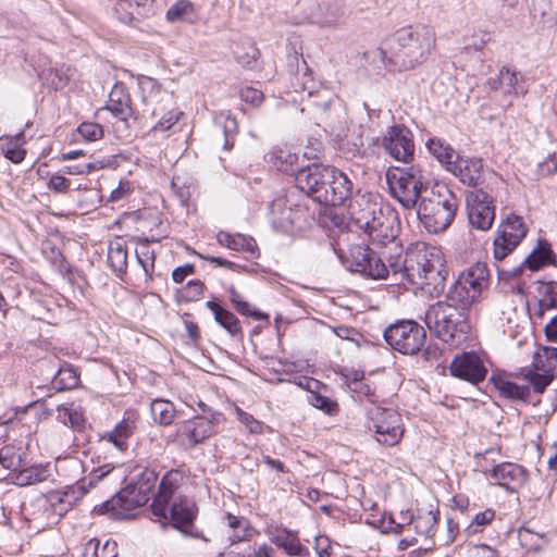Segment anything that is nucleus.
Segmentation results:
<instances>
[{
	"label": "nucleus",
	"instance_id": "nucleus-17",
	"mask_svg": "<svg viewBox=\"0 0 557 557\" xmlns=\"http://www.w3.org/2000/svg\"><path fill=\"white\" fill-rule=\"evenodd\" d=\"M450 374L471 384L484 381L487 370L481 358L474 351L457 355L449 366Z\"/></svg>",
	"mask_w": 557,
	"mask_h": 557
},
{
	"label": "nucleus",
	"instance_id": "nucleus-50",
	"mask_svg": "<svg viewBox=\"0 0 557 557\" xmlns=\"http://www.w3.org/2000/svg\"><path fill=\"white\" fill-rule=\"evenodd\" d=\"M351 392L359 396H364L369 398V400L372 403L373 406H376L375 403L377 400L375 396V389L372 387V385L363 380V374L356 372L354 377L348 384Z\"/></svg>",
	"mask_w": 557,
	"mask_h": 557
},
{
	"label": "nucleus",
	"instance_id": "nucleus-49",
	"mask_svg": "<svg viewBox=\"0 0 557 557\" xmlns=\"http://www.w3.org/2000/svg\"><path fill=\"white\" fill-rule=\"evenodd\" d=\"M100 542L97 539H91L85 546V555L91 553V557H117V544L114 541H107L102 548L99 549Z\"/></svg>",
	"mask_w": 557,
	"mask_h": 557
},
{
	"label": "nucleus",
	"instance_id": "nucleus-10",
	"mask_svg": "<svg viewBox=\"0 0 557 557\" xmlns=\"http://www.w3.org/2000/svg\"><path fill=\"white\" fill-rule=\"evenodd\" d=\"M158 481V474L154 470L144 469L138 475L134 484L119 492L112 500L106 504L109 509H115L120 506L124 510L135 507H141L149 500L151 493Z\"/></svg>",
	"mask_w": 557,
	"mask_h": 557
},
{
	"label": "nucleus",
	"instance_id": "nucleus-7",
	"mask_svg": "<svg viewBox=\"0 0 557 557\" xmlns=\"http://www.w3.org/2000/svg\"><path fill=\"white\" fill-rule=\"evenodd\" d=\"M386 181L393 198L407 210L414 209L429 190V182L418 166L389 169Z\"/></svg>",
	"mask_w": 557,
	"mask_h": 557
},
{
	"label": "nucleus",
	"instance_id": "nucleus-43",
	"mask_svg": "<svg viewBox=\"0 0 557 557\" xmlns=\"http://www.w3.org/2000/svg\"><path fill=\"white\" fill-rule=\"evenodd\" d=\"M108 261L117 275L124 274L127 268L126 246L121 242L111 243L108 250Z\"/></svg>",
	"mask_w": 557,
	"mask_h": 557
},
{
	"label": "nucleus",
	"instance_id": "nucleus-51",
	"mask_svg": "<svg viewBox=\"0 0 557 557\" xmlns=\"http://www.w3.org/2000/svg\"><path fill=\"white\" fill-rule=\"evenodd\" d=\"M53 384L60 389H71L78 384V376L71 366H61L53 377Z\"/></svg>",
	"mask_w": 557,
	"mask_h": 557
},
{
	"label": "nucleus",
	"instance_id": "nucleus-58",
	"mask_svg": "<svg viewBox=\"0 0 557 557\" xmlns=\"http://www.w3.org/2000/svg\"><path fill=\"white\" fill-rule=\"evenodd\" d=\"M134 191V185L132 182L125 180L120 181L119 185L110 193L108 201L110 202H119L122 200H126Z\"/></svg>",
	"mask_w": 557,
	"mask_h": 557
},
{
	"label": "nucleus",
	"instance_id": "nucleus-59",
	"mask_svg": "<svg viewBox=\"0 0 557 557\" xmlns=\"http://www.w3.org/2000/svg\"><path fill=\"white\" fill-rule=\"evenodd\" d=\"M178 121V113L176 111H168L160 120L152 126L151 132H166Z\"/></svg>",
	"mask_w": 557,
	"mask_h": 557
},
{
	"label": "nucleus",
	"instance_id": "nucleus-8",
	"mask_svg": "<svg viewBox=\"0 0 557 557\" xmlns=\"http://www.w3.org/2000/svg\"><path fill=\"white\" fill-rule=\"evenodd\" d=\"M296 194L276 196L270 205L269 220L273 230L284 234L301 232L308 224L309 210Z\"/></svg>",
	"mask_w": 557,
	"mask_h": 557
},
{
	"label": "nucleus",
	"instance_id": "nucleus-23",
	"mask_svg": "<svg viewBox=\"0 0 557 557\" xmlns=\"http://www.w3.org/2000/svg\"><path fill=\"white\" fill-rule=\"evenodd\" d=\"M466 283L458 277L448 289L446 301L469 313L470 308L480 299L481 294L475 287H470Z\"/></svg>",
	"mask_w": 557,
	"mask_h": 557
},
{
	"label": "nucleus",
	"instance_id": "nucleus-28",
	"mask_svg": "<svg viewBox=\"0 0 557 557\" xmlns=\"http://www.w3.org/2000/svg\"><path fill=\"white\" fill-rule=\"evenodd\" d=\"M53 475L52 467L47 465H35L27 468H20L13 476L14 483L20 486L33 485L49 480Z\"/></svg>",
	"mask_w": 557,
	"mask_h": 557
},
{
	"label": "nucleus",
	"instance_id": "nucleus-35",
	"mask_svg": "<svg viewBox=\"0 0 557 557\" xmlns=\"http://www.w3.org/2000/svg\"><path fill=\"white\" fill-rule=\"evenodd\" d=\"M113 478L114 481H120L124 478V473L121 467H115L111 463H106L97 469H94L87 479H85L79 488L82 490V494H86L89 488L94 487L99 481H102L107 478Z\"/></svg>",
	"mask_w": 557,
	"mask_h": 557
},
{
	"label": "nucleus",
	"instance_id": "nucleus-46",
	"mask_svg": "<svg viewBox=\"0 0 557 557\" xmlns=\"http://www.w3.org/2000/svg\"><path fill=\"white\" fill-rule=\"evenodd\" d=\"M0 465L13 472V476L22 467V453L20 448L12 445L3 446L0 449Z\"/></svg>",
	"mask_w": 557,
	"mask_h": 557
},
{
	"label": "nucleus",
	"instance_id": "nucleus-15",
	"mask_svg": "<svg viewBox=\"0 0 557 557\" xmlns=\"http://www.w3.org/2000/svg\"><path fill=\"white\" fill-rule=\"evenodd\" d=\"M528 227L523 219L510 213L498 226V234L494 239V257L496 260L505 259L525 237Z\"/></svg>",
	"mask_w": 557,
	"mask_h": 557
},
{
	"label": "nucleus",
	"instance_id": "nucleus-48",
	"mask_svg": "<svg viewBox=\"0 0 557 557\" xmlns=\"http://www.w3.org/2000/svg\"><path fill=\"white\" fill-rule=\"evenodd\" d=\"M225 520L231 530L228 539L232 543L240 542L246 539L249 523L245 518L227 513Z\"/></svg>",
	"mask_w": 557,
	"mask_h": 557
},
{
	"label": "nucleus",
	"instance_id": "nucleus-37",
	"mask_svg": "<svg viewBox=\"0 0 557 557\" xmlns=\"http://www.w3.org/2000/svg\"><path fill=\"white\" fill-rule=\"evenodd\" d=\"M428 150L449 171L450 165L457 160L459 154L445 140L440 138H430L425 144Z\"/></svg>",
	"mask_w": 557,
	"mask_h": 557
},
{
	"label": "nucleus",
	"instance_id": "nucleus-14",
	"mask_svg": "<svg viewBox=\"0 0 557 557\" xmlns=\"http://www.w3.org/2000/svg\"><path fill=\"white\" fill-rule=\"evenodd\" d=\"M384 151L397 162L409 164L414 159V140L412 132L405 125H393L382 137Z\"/></svg>",
	"mask_w": 557,
	"mask_h": 557
},
{
	"label": "nucleus",
	"instance_id": "nucleus-61",
	"mask_svg": "<svg viewBox=\"0 0 557 557\" xmlns=\"http://www.w3.org/2000/svg\"><path fill=\"white\" fill-rule=\"evenodd\" d=\"M114 13L116 17L124 24H131L134 21H139L132 3L125 7L123 5V9H121L120 0H117L114 5Z\"/></svg>",
	"mask_w": 557,
	"mask_h": 557
},
{
	"label": "nucleus",
	"instance_id": "nucleus-39",
	"mask_svg": "<svg viewBox=\"0 0 557 557\" xmlns=\"http://www.w3.org/2000/svg\"><path fill=\"white\" fill-rule=\"evenodd\" d=\"M135 429V422L131 419H124L115 428L107 433L103 438L112 443L119 450L127 448V441Z\"/></svg>",
	"mask_w": 557,
	"mask_h": 557
},
{
	"label": "nucleus",
	"instance_id": "nucleus-36",
	"mask_svg": "<svg viewBox=\"0 0 557 557\" xmlns=\"http://www.w3.org/2000/svg\"><path fill=\"white\" fill-rule=\"evenodd\" d=\"M553 261L554 252L550 248V244L542 238L537 240L536 247L524 259V263L532 271H536Z\"/></svg>",
	"mask_w": 557,
	"mask_h": 557
},
{
	"label": "nucleus",
	"instance_id": "nucleus-13",
	"mask_svg": "<svg viewBox=\"0 0 557 557\" xmlns=\"http://www.w3.org/2000/svg\"><path fill=\"white\" fill-rule=\"evenodd\" d=\"M557 376V348L541 346L534 354L532 367L524 379L530 383L533 391L541 394Z\"/></svg>",
	"mask_w": 557,
	"mask_h": 557
},
{
	"label": "nucleus",
	"instance_id": "nucleus-32",
	"mask_svg": "<svg viewBox=\"0 0 557 557\" xmlns=\"http://www.w3.org/2000/svg\"><path fill=\"white\" fill-rule=\"evenodd\" d=\"M269 161L281 172L294 173L298 162V153L284 146L273 147L269 152Z\"/></svg>",
	"mask_w": 557,
	"mask_h": 557
},
{
	"label": "nucleus",
	"instance_id": "nucleus-45",
	"mask_svg": "<svg viewBox=\"0 0 557 557\" xmlns=\"http://www.w3.org/2000/svg\"><path fill=\"white\" fill-rule=\"evenodd\" d=\"M228 296L233 307L242 315L251 317L255 320H268L269 315L257 309L251 308L242 294H239L234 287L228 288Z\"/></svg>",
	"mask_w": 557,
	"mask_h": 557
},
{
	"label": "nucleus",
	"instance_id": "nucleus-40",
	"mask_svg": "<svg viewBox=\"0 0 557 557\" xmlns=\"http://www.w3.org/2000/svg\"><path fill=\"white\" fill-rule=\"evenodd\" d=\"M539 311L536 314L543 317L544 311L557 307V282H539Z\"/></svg>",
	"mask_w": 557,
	"mask_h": 557
},
{
	"label": "nucleus",
	"instance_id": "nucleus-6",
	"mask_svg": "<svg viewBox=\"0 0 557 557\" xmlns=\"http://www.w3.org/2000/svg\"><path fill=\"white\" fill-rule=\"evenodd\" d=\"M459 201L444 184H435L422 196L417 214L429 233L445 231L454 221Z\"/></svg>",
	"mask_w": 557,
	"mask_h": 557
},
{
	"label": "nucleus",
	"instance_id": "nucleus-18",
	"mask_svg": "<svg viewBox=\"0 0 557 557\" xmlns=\"http://www.w3.org/2000/svg\"><path fill=\"white\" fill-rule=\"evenodd\" d=\"M223 420V414L215 412L212 417H195L182 422L178 426V434L185 438L190 446H195L215 433V424Z\"/></svg>",
	"mask_w": 557,
	"mask_h": 557
},
{
	"label": "nucleus",
	"instance_id": "nucleus-47",
	"mask_svg": "<svg viewBox=\"0 0 557 557\" xmlns=\"http://www.w3.org/2000/svg\"><path fill=\"white\" fill-rule=\"evenodd\" d=\"M376 253L368 246H355L350 249V264L349 269L352 272L360 273L361 268H366L370 260H372Z\"/></svg>",
	"mask_w": 557,
	"mask_h": 557
},
{
	"label": "nucleus",
	"instance_id": "nucleus-60",
	"mask_svg": "<svg viewBox=\"0 0 557 557\" xmlns=\"http://www.w3.org/2000/svg\"><path fill=\"white\" fill-rule=\"evenodd\" d=\"M137 260L138 263L143 267V270L147 276H151V272L153 270L154 256L150 251L148 246H143L139 251H137Z\"/></svg>",
	"mask_w": 557,
	"mask_h": 557
},
{
	"label": "nucleus",
	"instance_id": "nucleus-64",
	"mask_svg": "<svg viewBox=\"0 0 557 557\" xmlns=\"http://www.w3.org/2000/svg\"><path fill=\"white\" fill-rule=\"evenodd\" d=\"M70 183L71 182L65 176L53 174L48 182V188L55 193L65 194L70 189Z\"/></svg>",
	"mask_w": 557,
	"mask_h": 557
},
{
	"label": "nucleus",
	"instance_id": "nucleus-30",
	"mask_svg": "<svg viewBox=\"0 0 557 557\" xmlns=\"http://www.w3.org/2000/svg\"><path fill=\"white\" fill-rule=\"evenodd\" d=\"M271 541L278 548L283 549L290 556L307 557L309 556V549L300 543L298 536L287 530L278 531L276 534L271 536Z\"/></svg>",
	"mask_w": 557,
	"mask_h": 557
},
{
	"label": "nucleus",
	"instance_id": "nucleus-22",
	"mask_svg": "<svg viewBox=\"0 0 557 557\" xmlns=\"http://www.w3.org/2000/svg\"><path fill=\"white\" fill-rule=\"evenodd\" d=\"M449 172L460 180L461 183L469 186H478L483 182V162L478 158L458 157L450 165Z\"/></svg>",
	"mask_w": 557,
	"mask_h": 557
},
{
	"label": "nucleus",
	"instance_id": "nucleus-20",
	"mask_svg": "<svg viewBox=\"0 0 557 557\" xmlns=\"http://www.w3.org/2000/svg\"><path fill=\"white\" fill-rule=\"evenodd\" d=\"M488 479L509 492H516L525 483L527 472L520 465L503 462L491 470Z\"/></svg>",
	"mask_w": 557,
	"mask_h": 557
},
{
	"label": "nucleus",
	"instance_id": "nucleus-4",
	"mask_svg": "<svg viewBox=\"0 0 557 557\" xmlns=\"http://www.w3.org/2000/svg\"><path fill=\"white\" fill-rule=\"evenodd\" d=\"M177 475L176 472H168L162 478L159 492L151 505L152 513L160 519L169 520L184 535L198 537L194 525L197 512L195 503L186 497H177L170 504L177 487Z\"/></svg>",
	"mask_w": 557,
	"mask_h": 557
},
{
	"label": "nucleus",
	"instance_id": "nucleus-1",
	"mask_svg": "<svg viewBox=\"0 0 557 557\" xmlns=\"http://www.w3.org/2000/svg\"><path fill=\"white\" fill-rule=\"evenodd\" d=\"M392 262L396 284L408 283L431 297H438L444 292L449 271L440 247L416 243L405 256L397 255Z\"/></svg>",
	"mask_w": 557,
	"mask_h": 557
},
{
	"label": "nucleus",
	"instance_id": "nucleus-55",
	"mask_svg": "<svg viewBox=\"0 0 557 557\" xmlns=\"http://www.w3.org/2000/svg\"><path fill=\"white\" fill-rule=\"evenodd\" d=\"M495 518V511L491 508L485 509L484 511L478 512L471 523L467 527V533L478 534L480 533L486 525H488Z\"/></svg>",
	"mask_w": 557,
	"mask_h": 557
},
{
	"label": "nucleus",
	"instance_id": "nucleus-5",
	"mask_svg": "<svg viewBox=\"0 0 557 557\" xmlns=\"http://www.w3.org/2000/svg\"><path fill=\"white\" fill-rule=\"evenodd\" d=\"M424 322L436 337L451 346L463 343L471 330L469 313L447 301L431 305Z\"/></svg>",
	"mask_w": 557,
	"mask_h": 557
},
{
	"label": "nucleus",
	"instance_id": "nucleus-52",
	"mask_svg": "<svg viewBox=\"0 0 557 557\" xmlns=\"http://www.w3.org/2000/svg\"><path fill=\"white\" fill-rule=\"evenodd\" d=\"M205 284L200 280H191L177 290L180 301L190 302L199 300L203 295Z\"/></svg>",
	"mask_w": 557,
	"mask_h": 557
},
{
	"label": "nucleus",
	"instance_id": "nucleus-26",
	"mask_svg": "<svg viewBox=\"0 0 557 557\" xmlns=\"http://www.w3.org/2000/svg\"><path fill=\"white\" fill-rule=\"evenodd\" d=\"M344 0H324L319 3L314 14L315 22L324 27L336 26L344 16Z\"/></svg>",
	"mask_w": 557,
	"mask_h": 557
},
{
	"label": "nucleus",
	"instance_id": "nucleus-34",
	"mask_svg": "<svg viewBox=\"0 0 557 557\" xmlns=\"http://www.w3.org/2000/svg\"><path fill=\"white\" fill-rule=\"evenodd\" d=\"M206 307L211 310L214 315V320L232 336H236L242 333L240 322L234 313L212 300L207 301Z\"/></svg>",
	"mask_w": 557,
	"mask_h": 557
},
{
	"label": "nucleus",
	"instance_id": "nucleus-2",
	"mask_svg": "<svg viewBox=\"0 0 557 557\" xmlns=\"http://www.w3.org/2000/svg\"><path fill=\"white\" fill-rule=\"evenodd\" d=\"M297 187L313 200L326 206H341L355 189L349 176L330 165L310 164L298 170L295 176Z\"/></svg>",
	"mask_w": 557,
	"mask_h": 557
},
{
	"label": "nucleus",
	"instance_id": "nucleus-44",
	"mask_svg": "<svg viewBox=\"0 0 557 557\" xmlns=\"http://www.w3.org/2000/svg\"><path fill=\"white\" fill-rule=\"evenodd\" d=\"M319 382L311 380L308 382V389L311 392L308 396V401L314 408L325 412L329 416H334L338 412V404L330 397L323 396L319 393L312 392V386H318Z\"/></svg>",
	"mask_w": 557,
	"mask_h": 557
},
{
	"label": "nucleus",
	"instance_id": "nucleus-9",
	"mask_svg": "<svg viewBox=\"0 0 557 557\" xmlns=\"http://www.w3.org/2000/svg\"><path fill=\"white\" fill-rule=\"evenodd\" d=\"M426 333L413 320L398 321L384 331V339L395 350L404 355H416L423 347Z\"/></svg>",
	"mask_w": 557,
	"mask_h": 557
},
{
	"label": "nucleus",
	"instance_id": "nucleus-54",
	"mask_svg": "<svg viewBox=\"0 0 557 557\" xmlns=\"http://www.w3.org/2000/svg\"><path fill=\"white\" fill-rule=\"evenodd\" d=\"M500 75L503 78L504 92L508 95H517L519 82L521 79L520 73L509 66L500 67Z\"/></svg>",
	"mask_w": 557,
	"mask_h": 557
},
{
	"label": "nucleus",
	"instance_id": "nucleus-57",
	"mask_svg": "<svg viewBox=\"0 0 557 557\" xmlns=\"http://www.w3.org/2000/svg\"><path fill=\"white\" fill-rule=\"evenodd\" d=\"M77 133L86 141H97L102 138L103 128L100 124L84 122L78 126Z\"/></svg>",
	"mask_w": 557,
	"mask_h": 557
},
{
	"label": "nucleus",
	"instance_id": "nucleus-62",
	"mask_svg": "<svg viewBox=\"0 0 557 557\" xmlns=\"http://www.w3.org/2000/svg\"><path fill=\"white\" fill-rule=\"evenodd\" d=\"M274 548L267 543L249 547L248 552L238 553V557H273Z\"/></svg>",
	"mask_w": 557,
	"mask_h": 557
},
{
	"label": "nucleus",
	"instance_id": "nucleus-31",
	"mask_svg": "<svg viewBox=\"0 0 557 557\" xmlns=\"http://www.w3.org/2000/svg\"><path fill=\"white\" fill-rule=\"evenodd\" d=\"M218 243L228 249L235 251L249 252L251 256L256 253L257 244L256 240L244 234H231L227 232H219L216 235Z\"/></svg>",
	"mask_w": 557,
	"mask_h": 557
},
{
	"label": "nucleus",
	"instance_id": "nucleus-42",
	"mask_svg": "<svg viewBox=\"0 0 557 557\" xmlns=\"http://www.w3.org/2000/svg\"><path fill=\"white\" fill-rule=\"evenodd\" d=\"M214 120L224 134L223 148L230 150L234 145V136L238 131L237 121L230 112H220Z\"/></svg>",
	"mask_w": 557,
	"mask_h": 557
},
{
	"label": "nucleus",
	"instance_id": "nucleus-38",
	"mask_svg": "<svg viewBox=\"0 0 557 557\" xmlns=\"http://www.w3.org/2000/svg\"><path fill=\"white\" fill-rule=\"evenodd\" d=\"M488 276L490 274L486 264L476 262L463 271L459 275V278L466 281V284L470 287H475V289L482 294L488 285Z\"/></svg>",
	"mask_w": 557,
	"mask_h": 557
},
{
	"label": "nucleus",
	"instance_id": "nucleus-27",
	"mask_svg": "<svg viewBox=\"0 0 557 557\" xmlns=\"http://www.w3.org/2000/svg\"><path fill=\"white\" fill-rule=\"evenodd\" d=\"M490 382L499 393V396L511 400H525L530 395V387L518 385L502 374L493 373Z\"/></svg>",
	"mask_w": 557,
	"mask_h": 557
},
{
	"label": "nucleus",
	"instance_id": "nucleus-33",
	"mask_svg": "<svg viewBox=\"0 0 557 557\" xmlns=\"http://www.w3.org/2000/svg\"><path fill=\"white\" fill-rule=\"evenodd\" d=\"M26 140L24 132H20L15 136H8L1 139L0 149L3 156L13 163H21L26 157L24 148Z\"/></svg>",
	"mask_w": 557,
	"mask_h": 557
},
{
	"label": "nucleus",
	"instance_id": "nucleus-25",
	"mask_svg": "<svg viewBox=\"0 0 557 557\" xmlns=\"http://www.w3.org/2000/svg\"><path fill=\"white\" fill-rule=\"evenodd\" d=\"M395 257L392 252L386 250L382 251L380 256H375L366 268L360 269V274L371 277L373 280L391 278L394 281V271L391 267V261H395Z\"/></svg>",
	"mask_w": 557,
	"mask_h": 557
},
{
	"label": "nucleus",
	"instance_id": "nucleus-29",
	"mask_svg": "<svg viewBox=\"0 0 557 557\" xmlns=\"http://www.w3.org/2000/svg\"><path fill=\"white\" fill-rule=\"evenodd\" d=\"M104 109L121 121H127L133 113L131 98L121 86L113 87Z\"/></svg>",
	"mask_w": 557,
	"mask_h": 557
},
{
	"label": "nucleus",
	"instance_id": "nucleus-53",
	"mask_svg": "<svg viewBox=\"0 0 557 557\" xmlns=\"http://www.w3.org/2000/svg\"><path fill=\"white\" fill-rule=\"evenodd\" d=\"M194 13V5L187 0H180L174 3L166 12V18L170 22L189 20Z\"/></svg>",
	"mask_w": 557,
	"mask_h": 557
},
{
	"label": "nucleus",
	"instance_id": "nucleus-3",
	"mask_svg": "<svg viewBox=\"0 0 557 557\" xmlns=\"http://www.w3.org/2000/svg\"><path fill=\"white\" fill-rule=\"evenodd\" d=\"M392 61L400 70H411L424 63L436 47L432 26L419 24L398 29L389 39Z\"/></svg>",
	"mask_w": 557,
	"mask_h": 557
},
{
	"label": "nucleus",
	"instance_id": "nucleus-12",
	"mask_svg": "<svg viewBox=\"0 0 557 557\" xmlns=\"http://www.w3.org/2000/svg\"><path fill=\"white\" fill-rule=\"evenodd\" d=\"M361 230L368 236L371 245L388 249L387 252H392L394 256L400 255L401 246L397 242L399 227L397 216L393 212L379 214L375 220Z\"/></svg>",
	"mask_w": 557,
	"mask_h": 557
},
{
	"label": "nucleus",
	"instance_id": "nucleus-41",
	"mask_svg": "<svg viewBox=\"0 0 557 557\" xmlns=\"http://www.w3.org/2000/svg\"><path fill=\"white\" fill-rule=\"evenodd\" d=\"M150 412L154 422L160 425H170L175 417L174 405L165 399H154L150 404Z\"/></svg>",
	"mask_w": 557,
	"mask_h": 557
},
{
	"label": "nucleus",
	"instance_id": "nucleus-19",
	"mask_svg": "<svg viewBox=\"0 0 557 557\" xmlns=\"http://www.w3.org/2000/svg\"><path fill=\"white\" fill-rule=\"evenodd\" d=\"M349 199L348 213L360 230L383 213L380 203L370 193L360 194L358 191L355 197L351 196Z\"/></svg>",
	"mask_w": 557,
	"mask_h": 557
},
{
	"label": "nucleus",
	"instance_id": "nucleus-63",
	"mask_svg": "<svg viewBox=\"0 0 557 557\" xmlns=\"http://www.w3.org/2000/svg\"><path fill=\"white\" fill-rule=\"evenodd\" d=\"M334 102V97L325 89L318 92L317 99L311 101V104L323 113L327 112Z\"/></svg>",
	"mask_w": 557,
	"mask_h": 557
},
{
	"label": "nucleus",
	"instance_id": "nucleus-56",
	"mask_svg": "<svg viewBox=\"0 0 557 557\" xmlns=\"http://www.w3.org/2000/svg\"><path fill=\"white\" fill-rule=\"evenodd\" d=\"M129 3L133 4L137 18L139 20L149 17L156 13L154 0H120L121 9H123V5H129Z\"/></svg>",
	"mask_w": 557,
	"mask_h": 557
},
{
	"label": "nucleus",
	"instance_id": "nucleus-11",
	"mask_svg": "<svg viewBox=\"0 0 557 557\" xmlns=\"http://www.w3.org/2000/svg\"><path fill=\"white\" fill-rule=\"evenodd\" d=\"M369 430H373L376 440L381 444L394 446L404 435V426L400 414L394 409L372 406L368 409Z\"/></svg>",
	"mask_w": 557,
	"mask_h": 557
},
{
	"label": "nucleus",
	"instance_id": "nucleus-16",
	"mask_svg": "<svg viewBox=\"0 0 557 557\" xmlns=\"http://www.w3.org/2000/svg\"><path fill=\"white\" fill-rule=\"evenodd\" d=\"M466 200L469 223L480 231L490 230L495 220V205L492 196L479 188L469 191Z\"/></svg>",
	"mask_w": 557,
	"mask_h": 557
},
{
	"label": "nucleus",
	"instance_id": "nucleus-24",
	"mask_svg": "<svg viewBox=\"0 0 557 557\" xmlns=\"http://www.w3.org/2000/svg\"><path fill=\"white\" fill-rule=\"evenodd\" d=\"M138 87L140 89L143 101L146 106V110H150L151 115L157 117L160 112L157 108L153 107L156 100L158 102L164 101V99H170L169 95L161 89L160 84L157 79L141 75L138 77Z\"/></svg>",
	"mask_w": 557,
	"mask_h": 557
},
{
	"label": "nucleus",
	"instance_id": "nucleus-21",
	"mask_svg": "<svg viewBox=\"0 0 557 557\" xmlns=\"http://www.w3.org/2000/svg\"><path fill=\"white\" fill-rule=\"evenodd\" d=\"M76 500L74 491H53L36 500V506L47 512L48 519L64 516Z\"/></svg>",
	"mask_w": 557,
	"mask_h": 557
}]
</instances>
